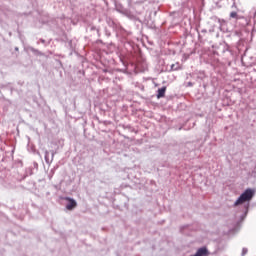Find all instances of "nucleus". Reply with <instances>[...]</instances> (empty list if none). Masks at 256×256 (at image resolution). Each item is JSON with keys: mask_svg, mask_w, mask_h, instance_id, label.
I'll return each instance as SVG.
<instances>
[{"mask_svg": "<svg viewBox=\"0 0 256 256\" xmlns=\"http://www.w3.org/2000/svg\"><path fill=\"white\" fill-rule=\"evenodd\" d=\"M254 195H255V191H253V189H246L240 195V197L236 200V202L234 203V207L243 205V203H247V202L251 201V199H253Z\"/></svg>", "mask_w": 256, "mask_h": 256, "instance_id": "obj_1", "label": "nucleus"}, {"mask_svg": "<svg viewBox=\"0 0 256 256\" xmlns=\"http://www.w3.org/2000/svg\"><path fill=\"white\" fill-rule=\"evenodd\" d=\"M64 199H65V201H68V204L66 205V209L68 211H73V209H75V207H77V201H75V199L69 198V197H66Z\"/></svg>", "mask_w": 256, "mask_h": 256, "instance_id": "obj_2", "label": "nucleus"}, {"mask_svg": "<svg viewBox=\"0 0 256 256\" xmlns=\"http://www.w3.org/2000/svg\"><path fill=\"white\" fill-rule=\"evenodd\" d=\"M247 251H248L247 248H243V249H242V255H243V256L247 255Z\"/></svg>", "mask_w": 256, "mask_h": 256, "instance_id": "obj_6", "label": "nucleus"}, {"mask_svg": "<svg viewBox=\"0 0 256 256\" xmlns=\"http://www.w3.org/2000/svg\"><path fill=\"white\" fill-rule=\"evenodd\" d=\"M166 91H167V87L166 86H164L162 88H159L158 89V93H157V99H161V98L165 97Z\"/></svg>", "mask_w": 256, "mask_h": 256, "instance_id": "obj_3", "label": "nucleus"}, {"mask_svg": "<svg viewBox=\"0 0 256 256\" xmlns=\"http://www.w3.org/2000/svg\"><path fill=\"white\" fill-rule=\"evenodd\" d=\"M230 17H231L232 19H237V17H238L237 12H231V13H230Z\"/></svg>", "mask_w": 256, "mask_h": 256, "instance_id": "obj_5", "label": "nucleus"}, {"mask_svg": "<svg viewBox=\"0 0 256 256\" xmlns=\"http://www.w3.org/2000/svg\"><path fill=\"white\" fill-rule=\"evenodd\" d=\"M181 69V65L179 63L172 64L170 71H179Z\"/></svg>", "mask_w": 256, "mask_h": 256, "instance_id": "obj_4", "label": "nucleus"}]
</instances>
